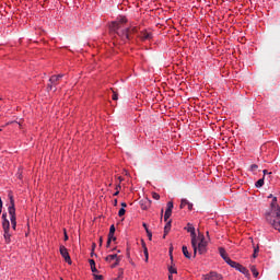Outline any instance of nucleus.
Segmentation results:
<instances>
[{"label": "nucleus", "mask_w": 280, "mask_h": 280, "mask_svg": "<svg viewBox=\"0 0 280 280\" xmlns=\"http://www.w3.org/2000/svg\"><path fill=\"white\" fill-rule=\"evenodd\" d=\"M126 23H128V19L120 16L117 21L112 22L109 30L117 34L121 40H132V34H137L138 32L137 26L126 27Z\"/></svg>", "instance_id": "obj_1"}, {"label": "nucleus", "mask_w": 280, "mask_h": 280, "mask_svg": "<svg viewBox=\"0 0 280 280\" xmlns=\"http://www.w3.org/2000/svg\"><path fill=\"white\" fill-rule=\"evenodd\" d=\"M276 202H277V197L272 199V202H271L272 211H271V214L267 215V221L271 224V226H273L276 231H279L280 233V207L277 206Z\"/></svg>", "instance_id": "obj_2"}, {"label": "nucleus", "mask_w": 280, "mask_h": 280, "mask_svg": "<svg viewBox=\"0 0 280 280\" xmlns=\"http://www.w3.org/2000/svg\"><path fill=\"white\" fill-rule=\"evenodd\" d=\"M11 206L9 207L10 221L12 229L16 231V209L14 208V198L10 196Z\"/></svg>", "instance_id": "obj_3"}, {"label": "nucleus", "mask_w": 280, "mask_h": 280, "mask_svg": "<svg viewBox=\"0 0 280 280\" xmlns=\"http://www.w3.org/2000/svg\"><path fill=\"white\" fill-rule=\"evenodd\" d=\"M62 78H65V74L51 75L47 85V91H56V86H58Z\"/></svg>", "instance_id": "obj_4"}, {"label": "nucleus", "mask_w": 280, "mask_h": 280, "mask_svg": "<svg viewBox=\"0 0 280 280\" xmlns=\"http://www.w3.org/2000/svg\"><path fill=\"white\" fill-rule=\"evenodd\" d=\"M197 248L199 255L207 253V241H205V234H200L197 237Z\"/></svg>", "instance_id": "obj_5"}, {"label": "nucleus", "mask_w": 280, "mask_h": 280, "mask_svg": "<svg viewBox=\"0 0 280 280\" xmlns=\"http://www.w3.org/2000/svg\"><path fill=\"white\" fill-rule=\"evenodd\" d=\"M229 266H231V268H235V270H238V272H242V275H245V277H248L250 273L248 272V269H246V267L240 265L238 262L235 261H230Z\"/></svg>", "instance_id": "obj_6"}, {"label": "nucleus", "mask_w": 280, "mask_h": 280, "mask_svg": "<svg viewBox=\"0 0 280 280\" xmlns=\"http://www.w3.org/2000/svg\"><path fill=\"white\" fill-rule=\"evenodd\" d=\"M59 252H60L61 257H63L65 261H67V264H71V256L69 255V250L67 249V247L61 245L59 247Z\"/></svg>", "instance_id": "obj_7"}, {"label": "nucleus", "mask_w": 280, "mask_h": 280, "mask_svg": "<svg viewBox=\"0 0 280 280\" xmlns=\"http://www.w3.org/2000/svg\"><path fill=\"white\" fill-rule=\"evenodd\" d=\"M203 280H222V275L211 271L210 273L202 276Z\"/></svg>", "instance_id": "obj_8"}, {"label": "nucleus", "mask_w": 280, "mask_h": 280, "mask_svg": "<svg viewBox=\"0 0 280 280\" xmlns=\"http://www.w3.org/2000/svg\"><path fill=\"white\" fill-rule=\"evenodd\" d=\"M185 230L190 233L191 242L198 241V236L196 235V228L191 225V223H188Z\"/></svg>", "instance_id": "obj_9"}, {"label": "nucleus", "mask_w": 280, "mask_h": 280, "mask_svg": "<svg viewBox=\"0 0 280 280\" xmlns=\"http://www.w3.org/2000/svg\"><path fill=\"white\" fill-rule=\"evenodd\" d=\"M219 254L221 255L222 259L225 260V264H231L232 260L226 254V249H224L223 247H219Z\"/></svg>", "instance_id": "obj_10"}, {"label": "nucleus", "mask_w": 280, "mask_h": 280, "mask_svg": "<svg viewBox=\"0 0 280 280\" xmlns=\"http://www.w3.org/2000/svg\"><path fill=\"white\" fill-rule=\"evenodd\" d=\"M139 38L142 40H152V33H149L148 31H142L139 34Z\"/></svg>", "instance_id": "obj_11"}, {"label": "nucleus", "mask_w": 280, "mask_h": 280, "mask_svg": "<svg viewBox=\"0 0 280 280\" xmlns=\"http://www.w3.org/2000/svg\"><path fill=\"white\" fill-rule=\"evenodd\" d=\"M151 205H152V200H150V199L142 200L141 209H143L145 211V210L150 209Z\"/></svg>", "instance_id": "obj_12"}, {"label": "nucleus", "mask_w": 280, "mask_h": 280, "mask_svg": "<svg viewBox=\"0 0 280 280\" xmlns=\"http://www.w3.org/2000/svg\"><path fill=\"white\" fill-rule=\"evenodd\" d=\"M117 259H121V256H118L117 254H112L106 256L105 261H117Z\"/></svg>", "instance_id": "obj_13"}, {"label": "nucleus", "mask_w": 280, "mask_h": 280, "mask_svg": "<svg viewBox=\"0 0 280 280\" xmlns=\"http://www.w3.org/2000/svg\"><path fill=\"white\" fill-rule=\"evenodd\" d=\"M3 237H4L5 244H10L12 242V238H11L12 234H10V231H4Z\"/></svg>", "instance_id": "obj_14"}, {"label": "nucleus", "mask_w": 280, "mask_h": 280, "mask_svg": "<svg viewBox=\"0 0 280 280\" xmlns=\"http://www.w3.org/2000/svg\"><path fill=\"white\" fill-rule=\"evenodd\" d=\"M183 255L186 257V259H191V254H189V249H187V246L182 247Z\"/></svg>", "instance_id": "obj_15"}, {"label": "nucleus", "mask_w": 280, "mask_h": 280, "mask_svg": "<svg viewBox=\"0 0 280 280\" xmlns=\"http://www.w3.org/2000/svg\"><path fill=\"white\" fill-rule=\"evenodd\" d=\"M191 246L194 249V257H196V255H198V240L197 241H191Z\"/></svg>", "instance_id": "obj_16"}, {"label": "nucleus", "mask_w": 280, "mask_h": 280, "mask_svg": "<svg viewBox=\"0 0 280 280\" xmlns=\"http://www.w3.org/2000/svg\"><path fill=\"white\" fill-rule=\"evenodd\" d=\"M170 231H172V221H168L166 223V225L164 226V233L165 235H167V233H170Z\"/></svg>", "instance_id": "obj_17"}, {"label": "nucleus", "mask_w": 280, "mask_h": 280, "mask_svg": "<svg viewBox=\"0 0 280 280\" xmlns=\"http://www.w3.org/2000/svg\"><path fill=\"white\" fill-rule=\"evenodd\" d=\"M2 228H3V231H10V221L9 220L2 221Z\"/></svg>", "instance_id": "obj_18"}, {"label": "nucleus", "mask_w": 280, "mask_h": 280, "mask_svg": "<svg viewBox=\"0 0 280 280\" xmlns=\"http://www.w3.org/2000/svg\"><path fill=\"white\" fill-rule=\"evenodd\" d=\"M168 272L172 277V275H177L178 270L176 269L175 265H172L171 267H168Z\"/></svg>", "instance_id": "obj_19"}, {"label": "nucleus", "mask_w": 280, "mask_h": 280, "mask_svg": "<svg viewBox=\"0 0 280 280\" xmlns=\"http://www.w3.org/2000/svg\"><path fill=\"white\" fill-rule=\"evenodd\" d=\"M170 218H172V210H165L164 222H167V220H170Z\"/></svg>", "instance_id": "obj_20"}, {"label": "nucleus", "mask_w": 280, "mask_h": 280, "mask_svg": "<svg viewBox=\"0 0 280 280\" xmlns=\"http://www.w3.org/2000/svg\"><path fill=\"white\" fill-rule=\"evenodd\" d=\"M90 266H91L92 272H97V268L95 267V260L90 259Z\"/></svg>", "instance_id": "obj_21"}, {"label": "nucleus", "mask_w": 280, "mask_h": 280, "mask_svg": "<svg viewBox=\"0 0 280 280\" xmlns=\"http://www.w3.org/2000/svg\"><path fill=\"white\" fill-rule=\"evenodd\" d=\"M250 271L253 272V276H254L255 278L259 277V271H257V267L252 266V267H250Z\"/></svg>", "instance_id": "obj_22"}, {"label": "nucleus", "mask_w": 280, "mask_h": 280, "mask_svg": "<svg viewBox=\"0 0 280 280\" xmlns=\"http://www.w3.org/2000/svg\"><path fill=\"white\" fill-rule=\"evenodd\" d=\"M188 205H189V200H187V199H182V202H180L179 208H180V209H185V207H187Z\"/></svg>", "instance_id": "obj_23"}, {"label": "nucleus", "mask_w": 280, "mask_h": 280, "mask_svg": "<svg viewBox=\"0 0 280 280\" xmlns=\"http://www.w3.org/2000/svg\"><path fill=\"white\" fill-rule=\"evenodd\" d=\"M143 248H144V249H143V253H144L145 261H148L150 255H149V253H148V247H145V244H143Z\"/></svg>", "instance_id": "obj_24"}, {"label": "nucleus", "mask_w": 280, "mask_h": 280, "mask_svg": "<svg viewBox=\"0 0 280 280\" xmlns=\"http://www.w3.org/2000/svg\"><path fill=\"white\" fill-rule=\"evenodd\" d=\"M256 187H264V177L258 179L255 184Z\"/></svg>", "instance_id": "obj_25"}, {"label": "nucleus", "mask_w": 280, "mask_h": 280, "mask_svg": "<svg viewBox=\"0 0 280 280\" xmlns=\"http://www.w3.org/2000/svg\"><path fill=\"white\" fill-rule=\"evenodd\" d=\"M172 209H174V202L168 201V202H167L166 211H172Z\"/></svg>", "instance_id": "obj_26"}, {"label": "nucleus", "mask_w": 280, "mask_h": 280, "mask_svg": "<svg viewBox=\"0 0 280 280\" xmlns=\"http://www.w3.org/2000/svg\"><path fill=\"white\" fill-rule=\"evenodd\" d=\"M257 255H259V246L254 248V254H253L254 259H256Z\"/></svg>", "instance_id": "obj_27"}, {"label": "nucleus", "mask_w": 280, "mask_h": 280, "mask_svg": "<svg viewBox=\"0 0 280 280\" xmlns=\"http://www.w3.org/2000/svg\"><path fill=\"white\" fill-rule=\"evenodd\" d=\"M152 198L154 200H161V195H159L158 192H152Z\"/></svg>", "instance_id": "obj_28"}, {"label": "nucleus", "mask_w": 280, "mask_h": 280, "mask_svg": "<svg viewBox=\"0 0 280 280\" xmlns=\"http://www.w3.org/2000/svg\"><path fill=\"white\" fill-rule=\"evenodd\" d=\"M118 215H119V218H122V215H126V209H125V208H121V209L118 211Z\"/></svg>", "instance_id": "obj_29"}, {"label": "nucleus", "mask_w": 280, "mask_h": 280, "mask_svg": "<svg viewBox=\"0 0 280 280\" xmlns=\"http://www.w3.org/2000/svg\"><path fill=\"white\" fill-rule=\"evenodd\" d=\"M115 225L113 224V225H110V228H109V234H110V237H113V235H115Z\"/></svg>", "instance_id": "obj_30"}, {"label": "nucleus", "mask_w": 280, "mask_h": 280, "mask_svg": "<svg viewBox=\"0 0 280 280\" xmlns=\"http://www.w3.org/2000/svg\"><path fill=\"white\" fill-rule=\"evenodd\" d=\"M119 261H121V258H117V260H115V264L112 265V268H117V266H119Z\"/></svg>", "instance_id": "obj_31"}, {"label": "nucleus", "mask_w": 280, "mask_h": 280, "mask_svg": "<svg viewBox=\"0 0 280 280\" xmlns=\"http://www.w3.org/2000/svg\"><path fill=\"white\" fill-rule=\"evenodd\" d=\"M119 261H121V258H117V260H115V264L112 265V268H117V266H119Z\"/></svg>", "instance_id": "obj_32"}, {"label": "nucleus", "mask_w": 280, "mask_h": 280, "mask_svg": "<svg viewBox=\"0 0 280 280\" xmlns=\"http://www.w3.org/2000/svg\"><path fill=\"white\" fill-rule=\"evenodd\" d=\"M258 168H259V166L257 164H253L250 166L252 172H257Z\"/></svg>", "instance_id": "obj_33"}, {"label": "nucleus", "mask_w": 280, "mask_h": 280, "mask_svg": "<svg viewBox=\"0 0 280 280\" xmlns=\"http://www.w3.org/2000/svg\"><path fill=\"white\" fill-rule=\"evenodd\" d=\"M147 235H148V238L150 240V242H152V231L147 230Z\"/></svg>", "instance_id": "obj_34"}, {"label": "nucleus", "mask_w": 280, "mask_h": 280, "mask_svg": "<svg viewBox=\"0 0 280 280\" xmlns=\"http://www.w3.org/2000/svg\"><path fill=\"white\" fill-rule=\"evenodd\" d=\"M95 280H104V276L102 275H94Z\"/></svg>", "instance_id": "obj_35"}, {"label": "nucleus", "mask_w": 280, "mask_h": 280, "mask_svg": "<svg viewBox=\"0 0 280 280\" xmlns=\"http://www.w3.org/2000/svg\"><path fill=\"white\" fill-rule=\"evenodd\" d=\"M108 240L113 241V242H116L117 241V237H115V234H108Z\"/></svg>", "instance_id": "obj_36"}, {"label": "nucleus", "mask_w": 280, "mask_h": 280, "mask_svg": "<svg viewBox=\"0 0 280 280\" xmlns=\"http://www.w3.org/2000/svg\"><path fill=\"white\" fill-rule=\"evenodd\" d=\"M113 100L114 101H117V100H119V97H118V94L115 92V91H113Z\"/></svg>", "instance_id": "obj_37"}, {"label": "nucleus", "mask_w": 280, "mask_h": 280, "mask_svg": "<svg viewBox=\"0 0 280 280\" xmlns=\"http://www.w3.org/2000/svg\"><path fill=\"white\" fill-rule=\"evenodd\" d=\"M142 226H143L145 233H148V231H150V229H148V224L147 223H143Z\"/></svg>", "instance_id": "obj_38"}, {"label": "nucleus", "mask_w": 280, "mask_h": 280, "mask_svg": "<svg viewBox=\"0 0 280 280\" xmlns=\"http://www.w3.org/2000/svg\"><path fill=\"white\" fill-rule=\"evenodd\" d=\"M187 207H188V210L191 211V209H194V203L188 202V206H187Z\"/></svg>", "instance_id": "obj_39"}, {"label": "nucleus", "mask_w": 280, "mask_h": 280, "mask_svg": "<svg viewBox=\"0 0 280 280\" xmlns=\"http://www.w3.org/2000/svg\"><path fill=\"white\" fill-rule=\"evenodd\" d=\"M5 220H8V213H7V212H4V213L2 214V221H5Z\"/></svg>", "instance_id": "obj_40"}, {"label": "nucleus", "mask_w": 280, "mask_h": 280, "mask_svg": "<svg viewBox=\"0 0 280 280\" xmlns=\"http://www.w3.org/2000/svg\"><path fill=\"white\" fill-rule=\"evenodd\" d=\"M69 240V235H67V231H65V242Z\"/></svg>", "instance_id": "obj_41"}, {"label": "nucleus", "mask_w": 280, "mask_h": 280, "mask_svg": "<svg viewBox=\"0 0 280 280\" xmlns=\"http://www.w3.org/2000/svg\"><path fill=\"white\" fill-rule=\"evenodd\" d=\"M121 207H122V209H126V207H128V205L126 202H121Z\"/></svg>", "instance_id": "obj_42"}, {"label": "nucleus", "mask_w": 280, "mask_h": 280, "mask_svg": "<svg viewBox=\"0 0 280 280\" xmlns=\"http://www.w3.org/2000/svg\"><path fill=\"white\" fill-rule=\"evenodd\" d=\"M119 189H121V185L118 184V185L116 186V191H119Z\"/></svg>", "instance_id": "obj_43"}, {"label": "nucleus", "mask_w": 280, "mask_h": 280, "mask_svg": "<svg viewBox=\"0 0 280 280\" xmlns=\"http://www.w3.org/2000/svg\"><path fill=\"white\" fill-rule=\"evenodd\" d=\"M96 246H97V245H96L95 243H93V244H92V250H95Z\"/></svg>", "instance_id": "obj_44"}, {"label": "nucleus", "mask_w": 280, "mask_h": 280, "mask_svg": "<svg viewBox=\"0 0 280 280\" xmlns=\"http://www.w3.org/2000/svg\"><path fill=\"white\" fill-rule=\"evenodd\" d=\"M113 241H110L109 238H107V247L108 246H110V243H112Z\"/></svg>", "instance_id": "obj_45"}, {"label": "nucleus", "mask_w": 280, "mask_h": 280, "mask_svg": "<svg viewBox=\"0 0 280 280\" xmlns=\"http://www.w3.org/2000/svg\"><path fill=\"white\" fill-rule=\"evenodd\" d=\"M104 242V240L102 238V236L100 237V246H102V243Z\"/></svg>", "instance_id": "obj_46"}, {"label": "nucleus", "mask_w": 280, "mask_h": 280, "mask_svg": "<svg viewBox=\"0 0 280 280\" xmlns=\"http://www.w3.org/2000/svg\"><path fill=\"white\" fill-rule=\"evenodd\" d=\"M168 280H174V276L168 275Z\"/></svg>", "instance_id": "obj_47"}, {"label": "nucleus", "mask_w": 280, "mask_h": 280, "mask_svg": "<svg viewBox=\"0 0 280 280\" xmlns=\"http://www.w3.org/2000/svg\"><path fill=\"white\" fill-rule=\"evenodd\" d=\"M262 174L266 176V174H268V170H264Z\"/></svg>", "instance_id": "obj_48"}, {"label": "nucleus", "mask_w": 280, "mask_h": 280, "mask_svg": "<svg viewBox=\"0 0 280 280\" xmlns=\"http://www.w3.org/2000/svg\"><path fill=\"white\" fill-rule=\"evenodd\" d=\"M114 196H119V190H116V192L114 194Z\"/></svg>", "instance_id": "obj_49"}, {"label": "nucleus", "mask_w": 280, "mask_h": 280, "mask_svg": "<svg viewBox=\"0 0 280 280\" xmlns=\"http://www.w3.org/2000/svg\"><path fill=\"white\" fill-rule=\"evenodd\" d=\"M114 207H117V199L114 200Z\"/></svg>", "instance_id": "obj_50"}, {"label": "nucleus", "mask_w": 280, "mask_h": 280, "mask_svg": "<svg viewBox=\"0 0 280 280\" xmlns=\"http://www.w3.org/2000/svg\"><path fill=\"white\" fill-rule=\"evenodd\" d=\"M3 209V203H0V212L2 211Z\"/></svg>", "instance_id": "obj_51"}, {"label": "nucleus", "mask_w": 280, "mask_h": 280, "mask_svg": "<svg viewBox=\"0 0 280 280\" xmlns=\"http://www.w3.org/2000/svg\"><path fill=\"white\" fill-rule=\"evenodd\" d=\"M172 250H174V247H170V255H172Z\"/></svg>", "instance_id": "obj_52"}, {"label": "nucleus", "mask_w": 280, "mask_h": 280, "mask_svg": "<svg viewBox=\"0 0 280 280\" xmlns=\"http://www.w3.org/2000/svg\"><path fill=\"white\" fill-rule=\"evenodd\" d=\"M95 255V250H92L91 253V257H93Z\"/></svg>", "instance_id": "obj_53"}, {"label": "nucleus", "mask_w": 280, "mask_h": 280, "mask_svg": "<svg viewBox=\"0 0 280 280\" xmlns=\"http://www.w3.org/2000/svg\"><path fill=\"white\" fill-rule=\"evenodd\" d=\"M118 179H119L120 183L124 182L122 177H118Z\"/></svg>", "instance_id": "obj_54"}, {"label": "nucleus", "mask_w": 280, "mask_h": 280, "mask_svg": "<svg viewBox=\"0 0 280 280\" xmlns=\"http://www.w3.org/2000/svg\"><path fill=\"white\" fill-rule=\"evenodd\" d=\"M171 260L174 261V256H172V254H171Z\"/></svg>", "instance_id": "obj_55"}, {"label": "nucleus", "mask_w": 280, "mask_h": 280, "mask_svg": "<svg viewBox=\"0 0 280 280\" xmlns=\"http://www.w3.org/2000/svg\"><path fill=\"white\" fill-rule=\"evenodd\" d=\"M0 203H3V201L1 200V197H0Z\"/></svg>", "instance_id": "obj_56"}, {"label": "nucleus", "mask_w": 280, "mask_h": 280, "mask_svg": "<svg viewBox=\"0 0 280 280\" xmlns=\"http://www.w3.org/2000/svg\"><path fill=\"white\" fill-rule=\"evenodd\" d=\"M161 215H163V209L161 210Z\"/></svg>", "instance_id": "obj_57"}, {"label": "nucleus", "mask_w": 280, "mask_h": 280, "mask_svg": "<svg viewBox=\"0 0 280 280\" xmlns=\"http://www.w3.org/2000/svg\"><path fill=\"white\" fill-rule=\"evenodd\" d=\"M165 235H167V234L164 233V235H163L164 238H165Z\"/></svg>", "instance_id": "obj_58"}, {"label": "nucleus", "mask_w": 280, "mask_h": 280, "mask_svg": "<svg viewBox=\"0 0 280 280\" xmlns=\"http://www.w3.org/2000/svg\"><path fill=\"white\" fill-rule=\"evenodd\" d=\"M2 129H0V132H1Z\"/></svg>", "instance_id": "obj_59"}, {"label": "nucleus", "mask_w": 280, "mask_h": 280, "mask_svg": "<svg viewBox=\"0 0 280 280\" xmlns=\"http://www.w3.org/2000/svg\"><path fill=\"white\" fill-rule=\"evenodd\" d=\"M0 215H1V211H0Z\"/></svg>", "instance_id": "obj_60"}]
</instances>
